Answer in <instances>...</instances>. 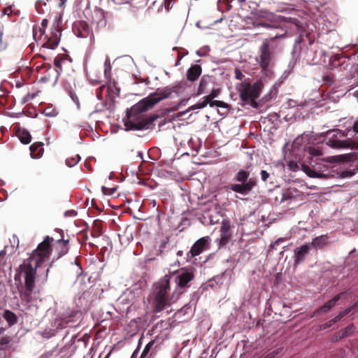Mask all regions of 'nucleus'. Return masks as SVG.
Listing matches in <instances>:
<instances>
[{
	"label": "nucleus",
	"mask_w": 358,
	"mask_h": 358,
	"mask_svg": "<svg viewBox=\"0 0 358 358\" xmlns=\"http://www.w3.org/2000/svg\"><path fill=\"white\" fill-rule=\"evenodd\" d=\"M53 238L46 236L43 242L38 244L28 259L24 262L16 271L15 281L24 280L25 289L20 292L21 299L27 302L31 300V292L35 286V279L38 267L43 263L50 254V244Z\"/></svg>",
	"instance_id": "obj_1"
},
{
	"label": "nucleus",
	"mask_w": 358,
	"mask_h": 358,
	"mask_svg": "<svg viewBox=\"0 0 358 358\" xmlns=\"http://www.w3.org/2000/svg\"><path fill=\"white\" fill-rule=\"evenodd\" d=\"M172 92L170 87L158 89L127 110V118L124 120L126 130L140 131L151 128L157 117H145L143 113L162 100L169 98Z\"/></svg>",
	"instance_id": "obj_2"
},
{
	"label": "nucleus",
	"mask_w": 358,
	"mask_h": 358,
	"mask_svg": "<svg viewBox=\"0 0 358 358\" xmlns=\"http://www.w3.org/2000/svg\"><path fill=\"white\" fill-rule=\"evenodd\" d=\"M169 284L170 278H169L168 275H166L154 285L152 296L155 312L156 313L163 310L171 303L176 302L181 294V292L173 290L171 296H169L168 294V290L170 289Z\"/></svg>",
	"instance_id": "obj_3"
},
{
	"label": "nucleus",
	"mask_w": 358,
	"mask_h": 358,
	"mask_svg": "<svg viewBox=\"0 0 358 358\" xmlns=\"http://www.w3.org/2000/svg\"><path fill=\"white\" fill-rule=\"evenodd\" d=\"M324 159H307V162L310 166L304 163H297L294 161H290L288 163L289 170L292 171H298L302 170L308 177L313 178H327L331 176L329 166L324 164Z\"/></svg>",
	"instance_id": "obj_4"
},
{
	"label": "nucleus",
	"mask_w": 358,
	"mask_h": 358,
	"mask_svg": "<svg viewBox=\"0 0 358 358\" xmlns=\"http://www.w3.org/2000/svg\"><path fill=\"white\" fill-rule=\"evenodd\" d=\"M310 134L306 133L297 136L292 143V154L299 159L306 156L307 159H317L322 156V152L319 147L310 145Z\"/></svg>",
	"instance_id": "obj_5"
},
{
	"label": "nucleus",
	"mask_w": 358,
	"mask_h": 358,
	"mask_svg": "<svg viewBox=\"0 0 358 358\" xmlns=\"http://www.w3.org/2000/svg\"><path fill=\"white\" fill-rule=\"evenodd\" d=\"M248 171L243 169L237 172L234 178V180L241 182V184H231L228 185V188L234 192L239 193L242 195H247L256 186V180L250 178Z\"/></svg>",
	"instance_id": "obj_6"
},
{
	"label": "nucleus",
	"mask_w": 358,
	"mask_h": 358,
	"mask_svg": "<svg viewBox=\"0 0 358 358\" xmlns=\"http://www.w3.org/2000/svg\"><path fill=\"white\" fill-rule=\"evenodd\" d=\"M327 135L332 134L331 137L327 141L326 144L336 149H346L358 150V135L353 139H339L338 135L343 134L339 130L329 131L327 132Z\"/></svg>",
	"instance_id": "obj_7"
},
{
	"label": "nucleus",
	"mask_w": 358,
	"mask_h": 358,
	"mask_svg": "<svg viewBox=\"0 0 358 358\" xmlns=\"http://www.w3.org/2000/svg\"><path fill=\"white\" fill-rule=\"evenodd\" d=\"M170 281L174 280L176 283V288L174 291L183 292V289L187 287L188 283L193 280L194 275L191 271L188 269H180L176 272L167 274Z\"/></svg>",
	"instance_id": "obj_8"
},
{
	"label": "nucleus",
	"mask_w": 358,
	"mask_h": 358,
	"mask_svg": "<svg viewBox=\"0 0 358 358\" xmlns=\"http://www.w3.org/2000/svg\"><path fill=\"white\" fill-rule=\"evenodd\" d=\"M263 84L261 82H257L253 85L250 83H243L239 88L240 96L243 101L253 102L254 100L259 97ZM252 105V103H251Z\"/></svg>",
	"instance_id": "obj_9"
},
{
	"label": "nucleus",
	"mask_w": 358,
	"mask_h": 358,
	"mask_svg": "<svg viewBox=\"0 0 358 358\" xmlns=\"http://www.w3.org/2000/svg\"><path fill=\"white\" fill-rule=\"evenodd\" d=\"M82 315V313L79 310H66L59 319H57L55 323L57 324V328H64V323L67 324L71 322L78 321Z\"/></svg>",
	"instance_id": "obj_10"
},
{
	"label": "nucleus",
	"mask_w": 358,
	"mask_h": 358,
	"mask_svg": "<svg viewBox=\"0 0 358 358\" xmlns=\"http://www.w3.org/2000/svg\"><path fill=\"white\" fill-rule=\"evenodd\" d=\"M210 241L209 236H204L196 241L187 253V259L190 260V258L199 255L207 248Z\"/></svg>",
	"instance_id": "obj_11"
},
{
	"label": "nucleus",
	"mask_w": 358,
	"mask_h": 358,
	"mask_svg": "<svg viewBox=\"0 0 358 358\" xmlns=\"http://www.w3.org/2000/svg\"><path fill=\"white\" fill-rule=\"evenodd\" d=\"M260 52L259 64L263 70L266 71L268 69L271 61V53L269 50V45L267 39H266L262 45Z\"/></svg>",
	"instance_id": "obj_12"
},
{
	"label": "nucleus",
	"mask_w": 358,
	"mask_h": 358,
	"mask_svg": "<svg viewBox=\"0 0 358 358\" xmlns=\"http://www.w3.org/2000/svg\"><path fill=\"white\" fill-rule=\"evenodd\" d=\"M134 293L131 290L127 289L117 300V305L122 311H128L134 301Z\"/></svg>",
	"instance_id": "obj_13"
},
{
	"label": "nucleus",
	"mask_w": 358,
	"mask_h": 358,
	"mask_svg": "<svg viewBox=\"0 0 358 358\" xmlns=\"http://www.w3.org/2000/svg\"><path fill=\"white\" fill-rule=\"evenodd\" d=\"M77 266V272L80 271L78 275L77 278L74 282V286L80 292H85L87 288V285L89 282V278L85 274H83L81 271V267L76 264Z\"/></svg>",
	"instance_id": "obj_14"
},
{
	"label": "nucleus",
	"mask_w": 358,
	"mask_h": 358,
	"mask_svg": "<svg viewBox=\"0 0 358 358\" xmlns=\"http://www.w3.org/2000/svg\"><path fill=\"white\" fill-rule=\"evenodd\" d=\"M231 224L230 222L228 220H223L221 223L220 227V244L225 245L227 244L231 236Z\"/></svg>",
	"instance_id": "obj_15"
},
{
	"label": "nucleus",
	"mask_w": 358,
	"mask_h": 358,
	"mask_svg": "<svg viewBox=\"0 0 358 358\" xmlns=\"http://www.w3.org/2000/svg\"><path fill=\"white\" fill-rule=\"evenodd\" d=\"M310 249L309 244H305L294 250V263L299 264L305 259Z\"/></svg>",
	"instance_id": "obj_16"
},
{
	"label": "nucleus",
	"mask_w": 358,
	"mask_h": 358,
	"mask_svg": "<svg viewBox=\"0 0 358 358\" xmlns=\"http://www.w3.org/2000/svg\"><path fill=\"white\" fill-rule=\"evenodd\" d=\"M48 20L44 19L41 22V27H34L33 29V36L36 41L42 40L44 38V40L46 39L47 36L45 34V30L48 26Z\"/></svg>",
	"instance_id": "obj_17"
},
{
	"label": "nucleus",
	"mask_w": 358,
	"mask_h": 358,
	"mask_svg": "<svg viewBox=\"0 0 358 358\" xmlns=\"http://www.w3.org/2000/svg\"><path fill=\"white\" fill-rule=\"evenodd\" d=\"M92 17L99 27H103L106 25V13L102 9L96 8Z\"/></svg>",
	"instance_id": "obj_18"
},
{
	"label": "nucleus",
	"mask_w": 358,
	"mask_h": 358,
	"mask_svg": "<svg viewBox=\"0 0 358 358\" xmlns=\"http://www.w3.org/2000/svg\"><path fill=\"white\" fill-rule=\"evenodd\" d=\"M72 81H73V85L69 82H66L64 84V88L68 92V94H69V96L71 97V100L79 108V106H80L79 99H78V97L77 96L76 94L75 93L74 89H73V87L76 86L74 79H72Z\"/></svg>",
	"instance_id": "obj_19"
},
{
	"label": "nucleus",
	"mask_w": 358,
	"mask_h": 358,
	"mask_svg": "<svg viewBox=\"0 0 358 358\" xmlns=\"http://www.w3.org/2000/svg\"><path fill=\"white\" fill-rule=\"evenodd\" d=\"M2 317L7 322L8 327H13L18 321L17 316L9 310H5L3 311L2 313Z\"/></svg>",
	"instance_id": "obj_20"
},
{
	"label": "nucleus",
	"mask_w": 358,
	"mask_h": 358,
	"mask_svg": "<svg viewBox=\"0 0 358 358\" xmlns=\"http://www.w3.org/2000/svg\"><path fill=\"white\" fill-rule=\"evenodd\" d=\"M201 73V67L199 65L192 66L187 71V79L190 81L196 80Z\"/></svg>",
	"instance_id": "obj_21"
},
{
	"label": "nucleus",
	"mask_w": 358,
	"mask_h": 358,
	"mask_svg": "<svg viewBox=\"0 0 358 358\" xmlns=\"http://www.w3.org/2000/svg\"><path fill=\"white\" fill-rule=\"evenodd\" d=\"M255 16L257 19H262L273 22L275 21L276 16L267 10H259L257 11Z\"/></svg>",
	"instance_id": "obj_22"
},
{
	"label": "nucleus",
	"mask_w": 358,
	"mask_h": 358,
	"mask_svg": "<svg viewBox=\"0 0 358 358\" xmlns=\"http://www.w3.org/2000/svg\"><path fill=\"white\" fill-rule=\"evenodd\" d=\"M57 34H58V31H56L54 33L53 38L47 37L46 39L44 40V38H43L42 40L46 41V42L43 44V46H45L47 48L52 49V50H54L55 48H56L58 46L59 42V38L57 36Z\"/></svg>",
	"instance_id": "obj_23"
},
{
	"label": "nucleus",
	"mask_w": 358,
	"mask_h": 358,
	"mask_svg": "<svg viewBox=\"0 0 358 358\" xmlns=\"http://www.w3.org/2000/svg\"><path fill=\"white\" fill-rule=\"evenodd\" d=\"M17 135L21 143L24 144H29L31 141L30 133L25 129H19Z\"/></svg>",
	"instance_id": "obj_24"
},
{
	"label": "nucleus",
	"mask_w": 358,
	"mask_h": 358,
	"mask_svg": "<svg viewBox=\"0 0 358 358\" xmlns=\"http://www.w3.org/2000/svg\"><path fill=\"white\" fill-rule=\"evenodd\" d=\"M327 238L326 236H320L315 238L309 245H312L314 248H321L326 244Z\"/></svg>",
	"instance_id": "obj_25"
},
{
	"label": "nucleus",
	"mask_w": 358,
	"mask_h": 358,
	"mask_svg": "<svg viewBox=\"0 0 358 358\" xmlns=\"http://www.w3.org/2000/svg\"><path fill=\"white\" fill-rule=\"evenodd\" d=\"M210 81L209 78H202L199 82V85L197 90V95H201L206 93V86L208 85Z\"/></svg>",
	"instance_id": "obj_26"
},
{
	"label": "nucleus",
	"mask_w": 358,
	"mask_h": 358,
	"mask_svg": "<svg viewBox=\"0 0 358 358\" xmlns=\"http://www.w3.org/2000/svg\"><path fill=\"white\" fill-rule=\"evenodd\" d=\"M210 101L206 100V97H203L202 100H201L199 103L195 105L190 106L187 111H190L196 109H201L205 108L208 104L210 105Z\"/></svg>",
	"instance_id": "obj_27"
},
{
	"label": "nucleus",
	"mask_w": 358,
	"mask_h": 358,
	"mask_svg": "<svg viewBox=\"0 0 358 358\" xmlns=\"http://www.w3.org/2000/svg\"><path fill=\"white\" fill-rule=\"evenodd\" d=\"M353 308H354V306H352V307H350V308H347L344 310H343L341 313H339L334 319L330 320V322H331L330 325L332 323H336L338 321H339L342 317H343L347 314H348L353 309Z\"/></svg>",
	"instance_id": "obj_28"
},
{
	"label": "nucleus",
	"mask_w": 358,
	"mask_h": 358,
	"mask_svg": "<svg viewBox=\"0 0 358 358\" xmlns=\"http://www.w3.org/2000/svg\"><path fill=\"white\" fill-rule=\"evenodd\" d=\"M276 29L278 30V31L273 36H271L269 38V39H267L268 42L273 41L274 40H276L277 38H280L285 36L286 33H287V31L285 29H284L282 27H278V29Z\"/></svg>",
	"instance_id": "obj_29"
},
{
	"label": "nucleus",
	"mask_w": 358,
	"mask_h": 358,
	"mask_svg": "<svg viewBox=\"0 0 358 358\" xmlns=\"http://www.w3.org/2000/svg\"><path fill=\"white\" fill-rule=\"evenodd\" d=\"M80 159V157L76 155L75 157H69L66 159V164L69 167H73L78 163Z\"/></svg>",
	"instance_id": "obj_30"
},
{
	"label": "nucleus",
	"mask_w": 358,
	"mask_h": 358,
	"mask_svg": "<svg viewBox=\"0 0 358 358\" xmlns=\"http://www.w3.org/2000/svg\"><path fill=\"white\" fill-rule=\"evenodd\" d=\"M355 329V327L352 324L348 325L344 329L341 331V334L339 336V338L348 336Z\"/></svg>",
	"instance_id": "obj_31"
},
{
	"label": "nucleus",
	"mask_w": 358,
	"mask_h": 358,
	"mask_svg": "<svg viewBox=\"0 0 358 358\" xmlns=\"http://www.w3.org/2000/svg\"><path fill=\"white\" fill-rule=\"evenodd\" d=\"M111 66L108 59H106L104 63V76L106 79L110 78Z\"/></svg>",
	"instance_id": "obj_32"
},
{
	"label": "nucleus",
	"mask_w": 358,
	"mask_h": 358,
	"mask_svg": "<svg viewBox=\"0 0 358 358\" xmlns=\"http://www.w3.org/2000/svg\"><path fill=\"white\" fill-rule=\"evenodd\" d=\"M344 294V293H341L336 296H335L334 298L328 301L326 304L328 306V307L331 309L332 307H334L337 301L341 299V296Z\"/></svg>",
	"instance_id": "obj_33"
},
{
	"label": "nucleus",
	"mask_w": 358,
	"mask_h": 358,
	"mask_svg": "<svg viewBox=\"0 0 358 358\" xmlns=\"http://www.w3.org/2000/svg\"><path fill=\"white\" fill-rule=\"evenodd\" d=\"M210 50V49L208 45H204L199 48L196 53L199 57H205L208 55Z\"/></svg>",
	"instance_id": "obj_34"
},
{
	"label": "nucleus",
	"mask_w": 358,
	"mask_h": 358,
	"mask_svg": "<svg viewBox=\"0 0 358 358\" xmlns=\"http://www.w3.org/2000/svg\"><path fill=\"white\" fill-rule=\"evenodd\" d=\"M254 25L257 27H262L264 28H266L267 29H278V27L268 22H255Z\"/></svg>",
	"instance_id": "obj_35"
},
{
	"label": "nucleus",
	"mask_w": 358,
	"mask_h": 358,
	"mask_svg": "<svg viewBox=\"0 0 358 358\" xmlns=\"http://www.w3.org/2000/svg\"><path fill=\"white\" fill-rule=\"evenodd\" d=\"M219 94L220 90L218 89H213L211 92L208 95L205 96V97L208 101H213L214 100L213 99L217 98L219 96Z\"/></svg>",
	"instance_id": "obj_36"
},
{
	"label": "nucleus",
	"mask_w": 358,
	"mask_h": 358,
	"mask_svg": "<svg viewBox=\"0 0 358 358\" xmlns=\"http://www.w3.org/2000/svg\"><path fill=\"white\" fill-rule=\"evenodd\" d=\"M43 113L47 117H55L58 114L57 111L51 107L45 108L44 109Z\"/></svg>",
	"instance_id": "obj_37"
},
{
	"label": "nucleus",
	"mask_w": 358,
	"mask_h": 358,
	"mask_svg": "<svg viewBox=\"0 0 358 358\" xmlns=\"http://www.w3.org/2000/svg\"><path fill=\"white\" fill-rule=\"evenodd\" d=\"M153 345V342H150L145 345V348L143 349L141 353V358L146 357L148 355L150 350L152 348Z\"/></svg>",
	"instance_id": "obj_38"
},
{
	"label": "nucleus",
	"mask_w": 358,
	"mask_h": 358,
	"mask_svg": "<svg viewBox=\"0 0 358 358\" xmlns=\"http://www.w3.org/2000/svg\"><path fill=\"white\" fill-rule=\"evenodd\" d=\"M101 190L106 195H113L116 192V187H106L105 186H102Z\"/></svg>",
	"instance_id": "obj_39"
},
{
	"label": "nucleus",
	"mask_w": 358,
	"mask_h": 358,
	"mask_svg": "<svg viewBox=\"0 0 358 358\" xmlns=\"http://www.w3.org/2000/svg\"><path fill=\"white\" fill-rule=\"evenodd\" d=\"M215 106L220 108H227V104L222 101L215 100L213 101H210V107L213 108Z\"/></svg>",
	"instance_id": "obj_40"
},
{
	"label": "nucleus",
	"mask_w": 358,
	"mask_h": 358,
	"mask_svg": "<svg viewBox=\"0 0 358 358\" xmlns=\"http://www.w3.org/2000/svg\"><path fill=\"white\" fill-rule=\"evenodd\" d=\"M330 310V308L328 307V306L326 304V303L322 306L318 310H317L315 313V314L320 315L325 313L328 312Z\"/></svg>",
	"instance_id": "obj_41"
},
{
	"label": "nucleus",
	"mask_w": 358,
	"mask_h": 358,
	"mask_svg": "<svg viewBox=\"0 0 358 358\" xmlns=\"http://www.w3.org/2000/svg\"><path fill=\"white\" fill-rule=\"evenodd\" d=\"M43 144L37 145L36 143H34V144L31 145V146L29 147V150L31 151V156L32 158H38V156L34 155V152L38 149V147L41 146Z\"/></svg>",
	"instance_id": "obj_42"
},
{
	"label": "nucleus",
	"mask_w": 358,
	"mask_h": 358,
	"mask_svg": "<svg viewBox=\"0 0 358 358\" xmlns=\"http://www.w3.org/2000/svg\"><path fill=\"white\" fill-rule=\"evenodd\" d=\"M292 71L289 70V69H286L284 71V72L282 73V76H280V83H282L285 79H286L291 73H292Z\"/></svg>",
	"instance_id": "obj_43"
},
{
	"label": "nucleus",
	"mask_w": 358,
	"mask_h": 358,
	"mask_svg": "<svg viewBox=\"0 0 358 358\" xmlns=\"http://www.w3.org/2000/svg\"><path fill=\"white\" fill-rule=\"evenodd\" d=\"M174 2H175V0H165L164 6L168 9H170L173 7Z\"/></svg>",
	"instance_id": "obj_44"
},
{
	"label": "nucleus",
	"mask_w": 358,
	"mask_h": 358,
	"mask_svg": "<svg viewBox=\"0 0 358 358\" xmlns=\"http://www.w3.org/2000/svg\"><path fill=\"white\" fill-rule=\"evenodd\" d=\"M295 64H296V59L292 58L289 64H288V66H287V69H289L291 70L292 71H293L294 66H295Z\"/></svg>",
	"instance_id": "obj_45"
},
{
	"label": "nucleus",
	"mask_w": 358,
	"mask_h": 358,
	"mask_svg": "<svg viewBox=\"0 0 358 358\" xmlns=\"http://www.w3.org/2000/svg\"><path fill=\"white\" fill-rule=\"evenodd\" d=\"M261 174V178H262V180L265 182L266 181V180L268 179V178L269 177V174L267 173L266 171H264V170H262L260 173Z\"/></svg>",
	"instance_id": "obj_46"
},
{
	"label": "nucleus",
	"mask_w": 358,
	"mask_h": 358,
	"mask_svg": "<svg viewBox=\"0 0 358 358\" xmlns=\"http://www.w3.org/2000/svg\"><path fill=\"white\" fill-rule=\"evenodd\" d=\"M23 115V113H8V116L10 117L18 118Z\"/></svg>",
	"instance_id": "obj_47"
},
{
	"label": "nucleus",
	"mask_w": 358,
	"mask_h": 358,
	"mask_svg": "<svg viewBox=\"0 0 358 358\" xmlns=\"http://www.w3.org/2000/svg\"><path fill=\"white\" fill-rule=\"evenodd\" d=\"M77 215V213L74 210H68L66 211L64 213V215L66 217L71 216V217H75Z\"/></svg>",
	"instance_id": "obj_48"
},
{
	"label": "nucleus",
	"mask_w": 358,
	"mask_h": 358,
	"mask_svg": "<svg viewBox=\"0 0 358 358\" xmlns=\"http://www.w3.org/2000/svg\"><path fill=\"white\" fill-rule=\"evenodd\" d=\"M43 5V2L41 1H38L36 3V8L38 10V13H41L40 8Z\"/></svg>",
	"instance_id": "obj_49"
},
{
	"label": "nucleus",
	"mask_w": 358,
	"mask_h": 358,
	"mask_svg": "<svg viewBox=\"0 0 358 358\" xmlns=\"http://www.w3.org/2000/svg\"><path fill=\"white\" fill-rule=\"evenodd\" d=\"M352 129L356 134H358V121L355 122L352 125Z\"/></svg>",
	"instance_id": "obj_50"
},
{
	"label": "nucleus",
	"mask_w": 358,
	"mask_h": 358,
	"mask_svg": "<svg viewBox=\"0 0 358 358\" xmlns=\"http://www.w3.org/2000/svg\"><path fill=\"white\" fill-rule=\"evenodd\" d=\"M324 80H325V82L327 83H331L332 80H333V78L331 76H329V75H327L324 78Z\"/></svg>",
	"instance_id": "obj_51"
},
{
	"label": "nucleus",
	"mask_w": 358,
	"mask_h": 358,
	"mask_svg": "<svg viewBox=\"0 0 358 358\" xmlns=\"http://www.w3.org/2000/svg\"><path fill=\"white\" fill-rule=\"evenodd\" d=\"M235 73H236V78L238 80H241L243 76L241 72L239 70H236Z\"/></svg>",
	"instance_id": "obj_52"
},
{
	"label": "nucleus",
	"mask_w": 358,
	"mask_h": 358,
	"mask_svg": "<svg viewBox=\"0 0 358 358\" xmlns=\"http://www.w3.org/2000/svg\"><path fill=\"white\" fill-rule=\"evenodd\" d=\"M289 22L294 24L297 27H299V25L297 23V20L296 18H289Z\"/></svg>",
	"instance_id": "obj_53"
},
{
	"label": "nucleus",
	"mask_w": 358,
	"mask_h": 358,
	"mask_svg": "<svg viewBox=\"0 0 358 358\" xmlns=\"http://www.w3.org/2000/svg\"><path fill=\"white\" fill-rule=\"evenodd\" d=\"M274 356H275V353L271 352V353L267 354L266 356L263 357V358H273Z\"/></svg>",
	"instance_id": "obj_54"
},
{
	"label": "nucleus",
	"mask_w": 358,
	"mask_h": 358,
	"mask_svg": "<svg viewBox=\"0 0 358 358\" xmlns=\"http://www.w3.org/2000/svg\"><path fill=\"white\" fill-rule=\"evenodd\" d=\"M284 241H285V238H279L278 239H277L275 241L274 244H279V243H282Z\"/></svg>",
	"instance_id": "obj_55"
},
{
	"label": "nucleus",
	"mask_w": 358,
	"mask_h": 358,
	"mask_svg": "<svg viewBox=\"0 0 358 358\" xmlns=\"http://www.w3.org/2000/svg\"><path fill=\"white\" fill-rule=\"evenodd\" d=\"M90 83L93 85H98L99 83V80H90Z\"/></svg>",
	"instance_id": "obj_56"
},
{
	"label": "nucleus",
	"mask_w": 358,
	"mask_h": 358,
	"mask_svg": "<svg viewBox=\"0 0 358 358\" xmlns=\"http://www.w3.org/2000/svg\"><path fill=\"white\" fill-rule=\"evenodd\" d=\"M275 244L274 243H272L269 245V251L272 250H274V246H275Z\"/></svg>",
	"instance_id": "obj_57"
},
{
	"label": "nucleus",
	"mask_w": 358,
	"mask_h": 358,
	"mask_svg": "<svg viewBox=\"0 0 358 358\" xmlns=\"http://www.w3.org/2000/svg\"><path fill=\"white\" fill-rule=\"evenodd\" d=\"M139 158L141 159H143V152H138V155H137Z\"/></svg>",
	"instance_id": "obj_58"
},
{
	"label": "nucleus",
	"mask_w": 358,
	"mask_h": 358,
	"mask_svg": "<svg viewBox=\"0 0 358 358\" xmlns=\"http://www.w3.org/2000/svg\"><path fill=\"white\" fill-rule=\"evenodd\" d=\"M3 331H4V329H3V328H0V334H1V333H3Z\"/></svg>",
	"instance_id": "obj_59"
},
{
	"label": "nucleus",
	"mask_w": 358,
	"mask_h": 358,
	"mask_svg": "<svg viewBox=\"0 0 358 358\" xmlns=\"http://www.w3.org/2000/svg\"><path fill=\"white\" fill-rule=\"evenodd\" d=\"M48 271H49V269L48 268V269L46 270V275H48Z\"/></svg>",
	"instance_id": "obj_60"
},
{
	"label": "nucleus",
	"mask_w": 358,
	"mask_h": 358,
	"mask_svg": "<svg viewBox=\"0 0 358 358\" xmlns=\"http://www.w3.org/2000/svg\"><path fill=\"white\" fill-rule=\"evenodd\" d=\"M356 94L358 96V90L356 91Z\"/></svg>",
	"instance_id": "obj_61"
},
{
	"label": "nucleus",
	"mask_w": 358,
	"mask_h": 358,
	"mask_svg": "<svg viewBox=\"0 0 358 358\" xmlns=\"http://www.w3.org/2000/svg\"><path fill=\"white\" fill-rule=\"evenodd\" d=\"M57 78H58V76L57 77V78H56V80H55V83L56 82H57Z\"/></svg>",
	"instance_id": "obj_62"
},
{
	"label": "nucleus",
	"mask_w": 358,
	"mask_h": 358,
	"mask_svg": "<svg viewBox=\"0 0 358 358\" xmlns=\"http://www.w3.org/2000/svg\"><path fill=\"white\" fill-rule=\"evenodd\" d=\"M357 304H358V302H357V303L355 304V306H357Z\"/></svg>",
	"instance_id": "obj_63"
},
{
	"label": "nucleus",
	"mask_w": 358,
	"mask_h": 358,
	"mask_svg": "<svg viewBox=\"0 0 358 358\" xmlns=\"http://www.w3.org/2000/svg\"><path fill=\"white\" fill-rule=\"evenodd\" d=\"M262 358H263V357H262Z\"/></svg>",
	"instance_id": "obj_64"
}]
</instances>
